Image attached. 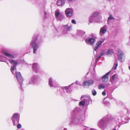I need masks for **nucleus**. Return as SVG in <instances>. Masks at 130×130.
Returning a JSON list of instances; mask_svg holds the SVG:
<instances>
[{
  "mask_svg": "<svg viewBox=\"0 0 130 130\" xmlns=\"http://www.w3.org/2000/svg\"><path fill=\"white\" fill-rule=\"evenodd\" d=\"M82 109L79 107H76L71 112L72 115L70 119L69 124L71 125H76L79 121L84 120L85 117V113H81Z\"/></svg>",
  "mask_w": 130,
  "mask_h": 130,
  "instance_id": "obj_1",
  "label": "nucleus"
},
{
  "mask_svg": "<svg viewBox=\"0 0 130 130\" xmlns=\"http://www.w3.org/2000/svg\"><path fill=\"white\" fill-rule=\"evenodd\" d=\"M42 42V39L38 35H36L33 36L30 44L33 48L34 53H36L37 50Z\"/></svg>",
  "mask_w": 130,
  "mask_h": 130,
  "instance_id": "obj_2",
  "label": "nucleus"
},
{
  "mask_svg": "<svg viewBox=\"0 0 130 130\" xmlns=\"http://www.w3.org/2000/svg\"><path fill=\"white\" fill-rule=\"evenodd\" d=\"M110 123V120L107 116H105L101 119L98 124V126L100 128L107 126Z\"/></svg>",
  "mask_w": 130,
  "mask_h": 130,
  "instance_id": "obj_3",
  "label": "nucleus"
},
{
  "mask_svg": "<svg viewBox=\"0 0 130 130\" xmlns=\"http://www.w3.org/2000/svg\"><path fill=\"white\" fill-rule=\"evenodd\" d=\"M83 98V100L80 101L79 103V105L80 106H84L85 105H88L91 100V98L89 96L82 95L81 97V99Z\"/></svg>",
  "mask_w": 130,
  "mask_h": 130,
  "instance_id": "obj_4",
  "label": "nucleus"
},
{
  "mask_svg": "<svg viewBox=\"0 0 130 130\" xmlns=\"http://www.w3.org/2000/svg\"><path fill=\"white\" fill-rule=\"evenodd\" d=\"M90 37L89 35H86L85 37L84 40L86 43L87 44L92 45L93 44L96 38V36L93 34H92Z\"/></svg>",
  "mask_w": 130,
  "mask_h": 130,
  "instance_id": "obj_5",
  "label": "nucleus"
},
{
  "mask_svg": "<svg viewBox=\"0 0 130 130\" xmlns=\"http://www.w3.org/2000/svg\"><path fill=\"white\" fill-rule=\"evenodd\" d=\"M99 13L98 12L94 13L89 18V21L90 23L93 22H100L101 21V17H98Z\"/></svg>",
  "mask_w": 130,
  "mask_h": 130,
  "instance_id": "obj_6",
  "label": "nucleus"
},
{
  "mask_svg": "<svg viewBox=\"0 0 130 130\" xmlns=\"http://www.w3.org/2000/svg\"><path fill=\"white\" fill-rule=\"evenodd\" d=\"M41 80V79L38 76L34 75L31 77L28 84H38L39 83Z\"/></svg>",
  "mask_w": 130,
  "mask_h": 130,
  "instance_id": "obj_7",
  "label": "nucleus"
},
{
  "mask_svg": "<svg viewBox=\"0 0 130 130\" xmlns=\"http://www.w3.org/2000/svg\"><path fill=\"white\" fill-rule=\"evenodd\" d=\"M16 78L18 80L19 85L20 86V88L23 90L22 86H23V80L22 77L21 76L20 72L15 71Z\"/></svg>",
  "mask_w": 130,
  "mask_h": 130,
  "instance_id": "obj_8",
  "label": "nucleus"
},
{
  "mask_svg": "<svg viewBox=\"0 0 130 130\" xmlns=\"http://www.w3.org/2000/svg\"><path fill=\"white\" fill-rule=\"evenodd\" d=\"M85 32L82 30H77L76 34L75 35V36L77 38L83 41L84 39H85Z\"/></svg>",
  "mask_w": 130,
  "mask_h": 130,
  "instance_id": "obj_9",
  "label": "nucleus"
},
{
  "mask_svg": "<svg viewBox=\"0 0 130 130\" xmlns=\"http://www.w3.org/2000/svg\"><path fill=\"white\" fill-rule=\"evenodd\" d=\"M74 83H72L71 84L69 85V86L65 87H62L61 88H58L57 90L58 91H59L60 92V91L63 90L64 91L66 90L67 93H70L72 90V89L71 87V86L73 85Z\"/></svg>",
  "mask_w": 130,
  "mask_h": 130,
  "instance_id": "obj_10",
  "label": "nucleus"
},
{
  "mask_svg": "<svg viewBox=\"0 0 130 130\" xmlns=\"http://www.w3.org/2000/svg\"><path fill=\"white\" fill-rule=\"evenodd\" d=\"M48 85L50 87L55 88L57 86V82L52 77H50L48 79Z\"/></svg>",
  "mask_w": 130,
  "mask_h": 130,
  "instance_id": "obj_11",
  "label": "nucleus"
},
{
  "mask_svg": "<svg viewBox=\"0 0 130 130\" xmlns=\"http://www.w3.org/2000/svg\"><path fill=\"white\" fill-rule=\"evenodd\" d=\"M32 69L36 73L40 72L41 70L39 64L37 63H35L32 64Z\"/></svg>",
  "mask_w": 130,
  "mask_h": 130,
  "instance_id": "obj_12",
  "label": "nucleus"
},
{
  "mask_svg": "<svg viewBox=\"0 0 130 130\" xmlns=\"http://www.w3.org/2000/svg\"><path fill=\"white\" fill-rule=\"evenodd\" d=\"M9 61L11 64H13L14 66L12 67L11 68V71L12 73L14 74V72H13V71H14L16 69V67L17 63V60H13L10 59L9 60Z\"/></svg>",
  "mask_w": 130,
  "mask_h": 130,
  "instance_id": "obj_13",
  "label": "nucleus"
},
{
  "mask_svg": "<svg viewBox=\"0 0 130 130\" xmlns=\"http://www.w3.org/2000/svg\"><path fill=\"white\" fill-rule=\"evenodd\" d=\"M118 57L120 61L123 62L125 59V54L122 52L119 51L118 53Z\"/></svg>",
  "mask_w": 130,
  "mask_h": 130,
  "instance_id": "obj_14",
  "label": "nucleus"
},
{
  "mask_svg": "<svg viewBox=\"0 0 130 130\" xmlns=\"http://www.w3.org/2000/svg\"><path fill=\"white\" fill-rule=\"evenodd\" d=\"M72 28V25L70 24H68L63 26L62 29L65 30V32H63L64 34H66L67 31H70Z\"/></svg>",
  "mask_w": 130,
  "mask_h": 130,
  "instance_id": "obj_15",
  "label": "nucleus"
},
{
  "mask_svg": "<svg viewBox=\"0 0 130 130\" xmlns=\"http://www.w3.org/2000/svg\"><path fill=\"white\" fill-rule=\"evenodd\" d=\"M94 82V81L92 80H89L88 81L84 82L83 83L82 85L84 87L86 85L89 86L92 85L93 83Z\"/></svg>",
  "mask_w": 130,
  "mask_h": 130,
  "instance_id": "obj_16",
  "label": "nucleus"
},
{
  "mask_svg": "<svg viewBox=\"0 0 130 130\" xmlns=\"http://www.w3.org/2000/svg\"><path fill=\"white\" fill-rule=\"evenodd\" d=\"M110 71L106 73L105 75L102 77V81L103 82H106L108 80V75L109 74Z\"/></svg>",
  "mask_w": 130,
  "mask_h": 130,
  "instance_id": "obj_17",
  "label": "nucleus"
},
{
  "mask_svg": "<svg viewBox=\"0 0 130 130\" xmlns=\"http://www.w3.org/2000/svg\"><path fill=\"white\" fill-rule=\"evenodd\" d=\"M107 29V26L106 25L104 26L101 28L100 34L101 36H102L106 31Z\"/></svg>",
  "mask_w": 130,
  "mask_h": 130,
  "instance_id": "obj_18",
  "label": "nucleus"
},
{
  "mask_svg": "<svg viewBox=\"0 0 130 130\" xmlns=\"http://www.w3.org/2000/svg\"><path fill=\"white\" fill-rule=\"evenodd\" d=\"M104 40L102 41H98L96 43L95 45L93 48L94 50L96 51L98 48L101 44L104 42Z\"/></svg>",
  "mask_w": 130,
  "mask_h": 130,
  "instance_id": "obj_19",
  "label": "nucleus"
},
{
  "mask_svg": "<svg viewBox=\"0 0 130 130\" xmlns=\"http://www.w3.org/2000/svg\"><path fill=\"white\" fill-rule=\"evenodd\" d=\"M73 10L71 8H68L65 11L66 15L67 17L71 16L72 15Z\"/></svg>",
  "mask_w": 130,
  "mask_h": 130,
  "instance_id": "obj_20",
  "label": "nucleus"
},
{
  "mask_svg": "<svg viewBox=\"0 0 130 130\" xmlns=\"http://www.w3.org/2000/svg\"><path fill=\"white\" fill-rule=\"evenodd\" d=\"M109 85L108 83L104 84H101L98 86V88L99 89H104L106 86L107 87L109 86Z\"/></svg>",
  "mask_w": 130,
  "mask_h": 130,
  "instance_id": "obj_21",
  "label": "nucleus"
},
{
  "mask_svg": "<svg viewBox=\"0 0 130 130\" xmlns=\"http://www.w3.org/2000/svg\"><path fill=\"white\" fill-rule=\"evenodd\" d=\"M14 126H16L19 123L20 119H11Z\"/></svg>",
  "mask_w": 130,
  "mask_h": 130,
  "instance_id": "obj_22",
  "label": "nucleus"
},
{
  "mask_svg": "<svg viewBox=\"0 0 130 130\" xmlns=\"http://www.w3.org/2000/svg\"><path fill=\"white\" fill-rule=\"evenodd\" d=\"M65 3L64 0H58L57 2V5L59 6H62Z\"/></svg>",
  "mask_w": 130,
  "mask_h": 130,
  "instance_id": "obj_23",
  "label": "nucleus"
},
{
  "mask_svg": "<svg viewBox=\"0 0 130 130\" xmlns=\"http://www.w3.org/2000/svg\"><path fill=\"white\" fill-rule=\"evenodd\" d=\"M113 53V51L112 49H110L108 50L105 53V54L110 56Z\"/></svg>",
  "mask_w": 130,
  "mask_h": 130,
  "instance_id": "obj_24",
  "label": "nucleus"
},
{
  "mask_svg": "<svg viewBox=\"0 0 130 130\" xmlns=\"http://www.w3.org/2000/svg\"><path fill=\"white\" fill-rule=\"evenodd\" d=\"M11 119H20L19 114L17 113H13Z\"/></svg>",
  "mask_w": 130,
  "mask_h": 130,
  "instance_id": "obj_25",
  "label": "nucleus"
},
{
  "mask_svg": "<svg viewBox=\"0 0 130 130\" xmlns=\"http://www.w3.org/2000/svg\"><path fill=\"white\" fill-rule=\"evenodd\" d=\"M8 58H15L14 56L11 54L8 53L6 52H4L3 53Z\"/></svg>",
  "mask_w": 130,
  "mask_h": 130,
  "instance_id": "obj_26",
  "label": "nucleus"
},
{
  "mask_svg": "<svg viewBox=\"0 0 130 130\" xmlns=\"http://www.w3.org/2000/svg\"><path fill=\"white\" fill-rule=\"evenodd\" d=\"M105 51H102L101 54L98 56L96 57V59L95 61L96 63L97 62V60L98 59L100 58V57L102 56L104 54Z\"/></svg>",
  "mask_w": 130,
  "mask_h": 130,
  "instance_id": "obj_27",
  "label": "nucleus"
},
{
  "mask_svg": "<svg viewBox=\"0 0 130 130\" xmlns=\"http://www.w3.org/2000/svg\"><path fill=\"white\" fill-rule=\"evenodd\" d=\"M114 19L113 17L111 15V14H110V16L108 18L107 20V23L108 24H109L111 20H112Z\"/></svg>",
  "mask_w": 130,
  "mask_h": 130,
  "instance_id": "obj_28",
  "label": "nucleus"
},
{
  "mask_svg": "<svg viewBox=\"0 0 130 130\" xmlns=\"http://www.w3.org/2000/svg\"><path fill=\"white\" fill-rule=\"evenodd\" d=\"M105 99L103 101V104L106 106H109L110 105L109 102L108 101L105 100Z\"/></svg>",
  "mask_w": 130,
  "mask_h": 130,
  "instance_id": "obj_29",
  "label": "nucleus"
},
{
  "mask_svg": "<svg viewBox=\"0 0 130 130\" xmlns=\"http://www.w3.org/2000/svg\"><path fill=\"white\" fill-rule=\"evenodd\" d=\"M118 65V63L117 61H115V63L114 64L113 67L112 68V69H113L114 70H115L116 69Z\"/></svg>",
  "mask_w": 130,
  "mask_h": 130,
  "instance_id": "obj_30",
  "label": "nucleus"
},
{
  "mask_svg": "<svg viewBox=\"0 0 130 130\" xmlns=\"http://www.w3.org/2000/svg\"><path fill=\"white\" fill-rule=\"evenodd\" d=\"M61 14L60 13L59 10H58L55 11V15L56 18Z\"/></svg>",
  "mask_w": 130,
  "mask_h": 130,
  "instance_id": "obj_31",
  "label": "nucleus"
},
{
  "mask_svg": "<svg viewBox=\"0 0 130 130\" xmlns=\"http://www.w3.org/2000/svg\"><path fill=\"white\" fill-rule=\"evenodd\" d=\"M63 16L61 14L56 19L58 21H61L63 18Z\"/></svg>",
  "mask_w": 130,
  "mask_h": 130,
  "instance_id": "obj_32",
  "label": "nucleus"
},
{
  "mask_svg": "<svg viewBox=\"0 0 130 130\" xmlns=\"http://www.w3.org/2000/svg\"><path fill=\"white\" fill-rule=\"evenodd\" d=\"M116 76V75H113L111 77V78L110 79V82L112 83H113V81L115 79V77Z\"/></svg>",
  "mask_w": 130,
  "mask_h": 130,
  "instance_id": "obj_33",
  "label": "nucleus"
},
{
  "mask_svg": "<svg viewBox=\"0 0 130 130\" xmlns=\"http://www.w3.org/2000/svg\"><path fill=\"white\" fill-rule=\"evenodd\" d=\"M91 92L92 95L94 96H95L97 93L96 91L94 89H93L91 91Z\"/></svg>",
  "mask_w": 130,
  "mask_h": 130,
  "instance_id": "obj_34",
  "label": "nucleus"
},
{
  "mask_svg": "<svg viewBox=\"0 0 130 130\" xmlns=\"http://www.w3.org/2000/svg\"><path fill=\"white\" fill-rule=\"evenodd\" d=\"M4 58L5 57L3 56L0 55V61H4Z\"/></svg>",
  "mask_w": 130,
  "mask_h": 130,
  "instance_id": "obj_35",
  "label": "nucleus"
},
{
  "mask_svg": "<svg viewBox=\"0 0 130 130\" xmlns=\"http://www.w3.org/2000/svg\"><path fill=\"white\" fill-rule=\"evenodd\" d=\"M77 85H82V83L81 82H79L77 80L76 81L75 83Z\"/></svg>",
  "mask_w": 130,
  "mask_h": 130,
  "instance_id": "obj_36",
  "label": "nucleus"
},
{
  "mask_svg": "<svg viewBox=\"0 0 130 130\" xmlns=\"http://www.w3.org/2000/svg\"><path fill=\"white\" fill-rule=\"evenodd\" d=\"M17 125V128L18 129H20L21 127L22 126L20 124H18Z\"/></svg>",
  "mask_w": 130,
  "mask_h": 130,
  "instance_id": "obj_37",
  "label": "nucleus"
},
{
  "mask_svg": "<svg viewBox=\"0 0 130 130\" xmlns=\"http://www.w3.org/2000/svg\"><path fill=\"white\" fill-rule=\"evenodd\" d=\"M71 23H72L74 24H76V22L75 20L74 19H73L71 21Z\"/></svg>",
  "mask_w": 130,
  "mask_h": 130,
  "instance_id": "obj_38",
  "label": "nucleus"
},
{
  "mask_svg": "<svg viewBox=\"0 0 130 130\" xmlns=\"http://www.w3.org/2000/svg\"><path fill=\"white\" fill-rule=\"evenodd\" d=\"M102 94L104 96L106 94L105 92L104 91L102 93Z\"/></svg>",
  "mask_w": 130,
  "mask_h": 130,
  "instance_id": "obj_39",
  "label": "nucleus"
},
{
  "mask_svg": "<svg viewBox=\"0 0 130 130\" xmlns=\"http://www.w3.org/2000/svg\"><path fill=\"white\" fill-rule=\"evenodd\" d=\"M47 13L46 12H45L44 15V17L45 18H46V15L47 14Z\"/></svg>",
  "mask_w": 130,
  "mask_h": 130,
  "instance_id": "obj_40",
  "label": "nucleus"
},
{
  "mask_svg": "<svg viewBox=\"0 0 130 130\" xmlns=\"http://www.w3.org/2000/svg\"><path fill=\"white\" fill-rule=\"evenodd\" d=\"M90 130H96V129L94 128H91L90 129Z\"/></svg>",
  "mask_w": 130,
  "mask_h": 130,
  "instance_id": "obj_41",
  "label": "nucleus"
},
{
  "mask_svg": "<svg viewBox=\"0 0 130 130\" xmlns=\"http://www.w3.org/2000/svg\"><path fill=\"white\" fill-rule=\"evenodd\" d=\"M23 63H26V64H27L24 61L23 62Z\"/></svg>",
  "mask_w": 130,
  "mask_h": 130,
  "instance_id": "obj_42",
  "label": "nucleus"
},
{
  "mask_svg": "<svg viewBox=\"0 0 130 130\" xmlns=\"http://www.w3.org/2000/svg\"><path fill=\"white\" fill-rule=\"evenodd\" d=\"M68 0L69 1H72L73 0Z\"/></svg>",
  "mask_w": 130,
  "mask_h": 130,
  "instance_id": "obj_43",
  "label": "nucleus"
},
{
  "mask_svg": "<svg viewBox=\"0 0 130 130\" xmlns=\"http://www.w3.org/2000/svg\"><path fill=\"white\" fill-rule=\"evenodd\" d=\"M63 130H67V129L66 128H64Z\"/></svg>",
  "mask_w": 130,
  "mask_h": 130,
  "instance_id": "obj_44",
  "label": "nucleus"
},
{
  "mask_svg": "<svg viewBox=\"0 0 130 130\" xmlns=\"http://www.w3.org/2000/svg\"><path fill=\"white\" fill-rule=\"evenodd\" d=\"M128 68H129V70H130V66H129Z\"/></svg>",
  "mask_w": 130,
  "mask_h": 130,
  "instance_id": "obj_45",
  "label": "nucleus"
},
{
  "mask_svg": "<svg viewBox=\"0 0 130 130\" xmlns=\"http://www.w3.org/2000/svg\"><path fill=\"white\" fill-rule=\"evenodd\" d=\"M113 130H116V128H114V129H113Z\"/></svg>",
  "mask_w": 130,
  "mask_h": 130,
  "instance_id": "obj_46",
  "label": "nucleus"
},
{
  "mask_svg": "<svg viewBox=\"0 0 130 130\" xmlns=\"http://www.w3.org/2000/svg\"><path fill=\"white\" fill-rule=\"evenodd\" d=\"M129 39H130V36L129 37Z\"/></svg>",
  "mask_w": 130,
  "mask_h": 130,
  "instance_id": "obj_47",
  "label": "nucleus"
}]
</instances>
